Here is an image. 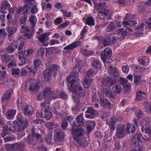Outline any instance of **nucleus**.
<instances>
[{
    "mask_svg": "<svg viewBox=\"0 0 151 151\" xmlns=\"http://www.w3.org/2000/svg\"><path fill=\"white\" fill-rule=\"evenodd\" d=\"M76 68H74L72 71L67 79V86L70 91L80 97H83L85 96L83 88L78 85V71H76Z\"/></svg>",
    "mask_w": 151,
    "mask_h": 151,
    "instance_id": "obj_2",
    "label": "nucleus"
},
{
    "mask_svg": "<svg viewBox=\"0 0 151 151\" xmlns=\"http://www.w3.org/2000/svg\"><path fill=\"white\" fill-rule=\"evenodd\" d=\"M116 27V25L114 22H111L107 27V30L108 32L113 31Z\"/></svg>",
    "mask_w": 151,
    "mask_h": 151,
    "instance_id": "obj_40",
    "label": "nucleus"
},
{
    "mask_svg": "<svg viewBox=\"0 0 151 151\" xmlns=\"http://www.w3.org/2000/svg\"><path fill=\"white\" fill-rule=\"evenodd\" d=\"M145 95L146 93L145 92H143L141 91H138L137 93V96L136 98L139 101L141 100L143 98V96L142 94Z\"/></svg>",
    "mask_w": 151,
    "mask_h": 151,
    "instance_id": "obj_47",
    "label": "nucleus"
},
{
    "mask_svg": "<svg viewBox=\"0 0 151 151\" xmlns=\"http://www.w3.org/2000/svg\"><path fill=\"white\" fill-rule=\"evenodd\" d=\"M28 124L27 120L25 121L24 122L21 115H18L17 117V120L13 122V125L9 123H7L6 126L4 127L3 131L4 134H2V137H4L8 134L9 129L11 132H17V139H20L25 134L24 130L27 127Z\"/></svg>",
    "mask_w": 151,
    "mask_h": 151,
    "instance_id": "obj_1",
    "label": "nucleus"
},
{
    "mask_svg": "<svg viewBox=\"0 0 151 151\" xmlns=\"http://www.w3.org/2000/svg\"><path fill=\"white\" fill-rule=\"evenodd\" d=\"M24 146V144L21 143H15L13 144H8L6 145V148L8 151H13L18 149L19 150L23 151Z\"/></svg>",
    "mask_w": 151,
    "mask_h": 151,
    "instance_id": "obj_6",
    "label": "nucleus"
},
{
    "mask_svg": "<svg viewBox=\"0 0 151 151\" xmlns=\"http://www.w3.org/2000/svg\"><path fill=\"white\" fill-rule=\"evenodd\" d=\"M125 127L124 124H122L117 128L116 136L118 138H122L126 135Z\"/></svg>",
    "mask_w": 151,
    "mask_h": 151,
    "instance_id": "obj_9",
    "label": "nucleus"
},
{
    "mask_svg": "<svg viewBox=\"0 0 151 151\" xmlns=\"http://www.w3.org/2000/svg\"><path fill=\"white\" fill-rule=\"evenodd\" d=\"M1 7L2 9L5 10L9 9L10 6L7 1H5L2 4Z\"/></svg>",
    "mask_w": 151,
    "mask_h": 151,
    "instance_id": "obj_48",
    "label": "nucleus"
},
{
    "mask_svg": "<svg viewBox=\"0 0 151 151\" xmlns=\"http://www.w3.org/2000/svg\"><path fill=\"white\" fill-rule=\"evenodd\" d=\"M136 130V128L134 125H132L129 123H128L127 127L126 128V132L127 134H130V132L132 133H134Z\"/></svg>",
    "mask_w": 151,
    "mask_h": 151,
    "instance_id": "obj_31",
    "label": "nucleus"
},
{
    "mask_svg": "<svg viewBox=\"0 0 151 151\" xmlns=\"http://www.w3.org/2000/svg\"><path fill=\"white\" fill-rule=\"evenodd\" d=\"M17 29L15 27H9L6 28V31L9 34L8 36H10L11 35H14L16 32Z\"/></svg>",
    "mask_w": 151,
    "mask_h": 151,
    "instance_id": "obj_38",
    "label": "nucleus"
},
{
    "mask_svg": "<svg viewBox=\"0 0 151 151\" xmlns=\"http://www.w3.org/2000/svg\"><path fill=\"white\" fill-rule=\"evenodd\" d=\"M141 130L143 133L147 134L150 136L151 137V126L145 125L142 127Z\"/></svg>",
    "mask_w": 151,
    "mask_h": 151,
    "instance_id": "obj_26",
    "label": "nucleus"
},
{
    "mask_svg": "<svg viewBox=\"0 0 151 151\" xmlns=\"http://www.w3.org/2000/svg\"><path fill=\"white\" fill-rule=\"evenodd\" d=\"M37 113L42 118L44 117L47 120H49L52 117L51 112L47 110H44L43 112V111H41L40 112H37Z\"/></svg>",
    "mask_w": 151,
    "mask_h": 151,
    "instance_id": "obj_16",
    "label": "nucleus"
},
{
    "mask_svg": "<svg viewBox=\"0 0 151 151\" xmlns=\"http://www.w3.org/2000/svg\"><path fill=\"white\" fill-rule=\"evenodd\" d=\"M86 113L89 114L86 115V117L91 119L94 118L98 115L96 111L91 107H88Z\"/></svg>",
    "mask_w": 151,
    "mask_h": 151,
    "instance_id": "obj_13",
    "label": "nucleus"
},
{
    "mask_svg": "<svg viewBox=\"0 0 151 151\" xmlns=\"http://www.w3.org/2000/svg\"><path fill=\"white\" fill-rule=\"evenodd\" d=\"M59 68V66H58L54 65L51 66L48 70H50L51 74L52 73L53 75H55Z\"/></svg>",
    "mask_w": 151,
    "mask_h": 151,
    "instance_id": "obj_36",
    "label": "nucleus"
},
{
    "mask_svg": "<svg viewBox=\"0 0 151 151\" xmlns=\"http://www.w3.org/2000/svg\"><path fill=\"white\" fill-rule=\"evenodd\" d=\"M45 52V50L43 48H40L37 52V55L39 57L42 58L44 55Z\"/></svg>",
    "mask_w": 151,
    "mask_h": 151,
    "instance_id": "obj_56",
    "label": "nucleus"
},
{
    "mask_svg": "<svg viewBox=\"0 0 151 151\" xmlns=\"http://www.w3.org/2000/svg\"><path fill=\"white\" fill-rule=\"evenodd\" d=\"M112 91L114 95H116L121 93L122 88L120 85H116L113 87Z\"/></svg>",
    "mask_w": 151,
    "mask_h": 151,
    "instance_id": "obj_28",
    "label": "nucleus"
},
{
    "mask_svg": "<svg viewBox=\"0 0 151 151\" xmlns=\"http://www.w3.org/2000/svg\"><path fill=\"white\" fill-rule=\"evenodd\" d=\"M83 20L85 22V24L89 25H94L95 24L94 19L92 17H89L87 18H83Z\"/></svg>",
    "mask_w": 151,
    "mask_h": 151,
    "instance_id": "obj_27",
    "label": "nucleus"
},
{
    "mask_svg": "<svg viewBox=\"0 0 151 151\" xmlns=\"http://www.w3.org/2000/svg\"><path fill=\"white\" fill-rule=\"evenodd\" d=\"M109 38L110 41V45L115 43L117 39H118L116 37H112L111 36L109 37Z\"/></svg>",
    "mask_w": 151,
    "mask_h": 151,
    "instance_id": "obj_55",
    "label": "nucleus"
},
{
    "mask_svg": "<svg viewBox=\"0 0 151 151\" xmlns=\"http://www.w3.org/2000/svg\"><path fill=\"white\" fill-rule=\"evenodd\" d=\"M46 126L48 129H52L57 127V125L54 123L48 122L46 124Z\"/></svg>",
    "mask_w": 151,
    "mask_h": 151,
    "instance_id": "obj_51",
    "label": "nucleus"
},
{
    "mask_svg": "<svg viewBox=\"0 0 151 151\" xmlns=\"http://www.w3.org/2000/svg\"><path fill=\"white\" fill-rule=\"evenodd\" d=\"M127 31L126 29L124 30L122 28H120L116 30L117 32L119 35H121L124 37L126 36L127 35Z\"/></svg>",
    "mask_w": 151,
    "mask_h": 151,
    "instance_id": "obj_45",
    "label": "nucleus"
},
{
    "mask_svg": "<svg viewBox=\"0 0 151 151\" xmlns=\"http://www.w3.org/2000/svg\"><path fill=\"white\" fill-rule=\"evenodd\" d=\"M33 135L34 136L35 138V140L36 141V144L37 143H40L43 141V139L40 134L38 133H36L33 132Z\"/></svg>",
    "mask_w": 151,
    "mask_h": 151,
    "instance_id": "obj_37",
    "label": "nucleus"
},
{
    "mask_svg": "<svg viewBox=\"0 0 151 151\" xmlns=\"http://www.w3.org/2000/svg\"><path fill=\"white\" fill-rule=\"evenodd\" d=\"M12 75L16 77L19 76L20 72L19 69L12 68Z\"/></svg>",
    "mask_w": 151,
    "mask_h": 151,
    "instance_id": "obj_49",
    "label": "nucleus"
},
{
    "mask_svg": "<svg viewBox=\"0 0 151 151\" xmlns=\"http://www.w3.org/2000/svg\"><path fill=\"white\" fill-rule=\"evenodd\" d=\"M55 50V49L54 47L48 48L46 51V54L49 55L51 54L54 52Z\"/></svg>",
    "mask_w": 151,
    "mask_h": 151,
    "instance_id": "obj_60",
    "label": "nucleus"
},
{
    "mask_svg": "<svg viewBox=\"0 0 151 151\" xmlns=\"http://www.w3.org/2000/svg\"><path fill=\"white\" fill-rule=\"evenodd\" d=\"M84 120L83 114H81L77 117L76 121L73 122V124L77 127H81L83 124Z\"/></svg>",
    "mask_w": 151,
    "mask_h": 151,
    "instance_id": "obj_14",
    "label": "nucleus"
},
{
    "mask_svg": "<svg viewBox=\"0 0 151 151\" xmlns=\"http://www.w3.org/2000/svg\"><path fill=\"white\" fill-rule=\"evenodd\" d=\"M81 42L80 41H77L74 42L67 45L64 48V50H71L73 49L76 47L80 46Z\"/></svg>",
    "mask_w": 151,
    "mask_h": 151,
    "instance_id": "obj_18",
    "label": "nucleus"
},
{
    "mask_svg": "<svg viewBox=\"0 0 151 151\" xmlns=\"http://www.w3.org/2000/svg\"><path fill=\"white\" fill-rule=\"evenodd\" d=\"M29 4H26L23 7H21L17 9V14H20L21 12L25 9L28 8L30 9L31 6H29Z\"/></svg>",
    "mask_w": 151,
    "mask_h": 151,
    "instance_id": "obj_42",
    "label": "nucleus"
},
{
    "mask_svg": "<svg viewBox=\"0 0 151 151\" xmlns=\"http://www.w3.org/2000/svg\"><path fill=\"white\" fill-rule=\"evenodd\" d=\"M24 40H21L19 39L18 41L14 40L12 44H10L7 47L6 51L7 53H11L14 52L15 49L18 48V50H20L22 49L24 46Z\"/></svg>",
    "mask_w": 151,
    "mask_h": 151,
    "instance_id": "obj_4",
    "label": "nucleus"
},
{
    "mask_svg": "<svg viewBox=\"0 0 151 151\" xmlns=\"http://www.w3.org/2000/svg\"><path fill=\"white\" fill-rule=\"evenodd\" d=\"M26 141L29 144L36 145V141L34 136L33 135V133L32 135H29L27 137Z\"/></svg>",
    "mask_w": 151,
    "mask_h": 151,
    "instance_id": "obj_30",
    "label": "nucleus"
},
{
    "mask_svg": "<svg viewBox=\"0 0 151 151\" xmlns=\"http://www.w3.org/2000/svg\"><path fill=\"white\" fill-rule=\"evenodd\" d=\"M112 52L111 49L108 47L106 48L101 53V59L104 63H106L107 60L110 58Z\"/></svg>",
    "mask_w": 151,
    "mask_h": 151,
    "instance_id": "obj_8",
    "label": "nucleus"
},
{
    "mask_svg": "<svg viewBox=\"0 0 151 151\" xmlns=\"http://www.w3.org/2000/svg\"><path fill=\"white\" fill-rule=\"evenodd\" d=\"M136 114L138 118L140 119L142 117L143 112L141 110H138L136 112Z\"/></svg>",
    "mask_w": 151,
    "mask_h": 151,
    "instance_id": "obj_59",
    "label": "nucleus"
},
{
    "mask_svg": "<svg viewBox=\"0 0 151 151\" xmlns=\"http://www.w3.org/2000/svg\"><path fill=\"white\" fill-rule=\"evenodd\" d=\"M137 24L136 21L133 20L123 21L122 23V24L124 27H128L129 26H132L135 27V25Z\"/></svg>",
    "mask_w": 151,
    "mask_h": 151,
    "instance_id": "obj_33",
    "label": "nucleus"
},
{
    "mask_svg": "<svg viewBox=\"0 0 151 151\" xmlns=\"http://www.w3.org/2000/svg\"><path fill=\"white\" fill-rule=\"evenodd\" d=\"M13 91L12 89H9L7 90L2 97V101H4L5 100L10 99L11 97V95L13 93Z\"/></svg>",
    "mask_w": 151,
    "mask_h": 151,
    "instance_id": "obj_19",
    "label": "nucleus"
},
{
    "mask_svg": "<svg viewBox=\"0 0 151 151\" xmlns=\"http://www.w3.org/2000/svg\"><path fill=\"white\" fill-rule=\"evenodd\" d=\"M72 134L73 135V139L74 140H77L78 139H81L84 135V131L83 129L78 128L73 130Z\"/></svg>",
    "mask_w": 151,
    "mask_h": 151,
    "instance_id": "obj_7",
    "label": "nucleus"
},
{
    "mask_svg": "<svg viewBox=\"0 0 151 151\" xmlns=\"http://www.w3.org/2000/svg\"><path fill=\"white\" fill-rule=\"evenodd\" d=\"M41 61L39 59H37L34 62V67L35 68H37L38 67L39 65H40L41 64Z\"/></svg>",
    "mask_w": 151,
    "mask_h": 151,
    "instance_id": "obj_62",
    "label": "nucleus"
},
{
    "mask_svg": "<svg viewBox=\"0 0 151 151\" xmlns=\"http://www.w3.org/2000/svg\"><path fill=\"white\" fill-rule=\"evenodd\" d=\"M78 144L79 146L86 147L87 146L88 142L86 139L83 137H81V139H78V140H75Z\"/></svg>",
    "mask_w": 151,
    "mask_h": 151,
    "instance_id": "obj_25",
    "label": "nucleus"
},
{
    "mask_svg": "<svg viewBox=\"0 0 151 151\" xmlns=\"http://www.w3.org/2000/svg\"><path fill=\"white\" fill-rule=\"evenodd\" d=\"M50 34V33H45L44 34L40 36L38 39L39 41L42 43L48 40L49 37L48 36Z\"/></svg>",
    "mask_w": 151,
    "mask_h": 151,
    "instance_id": "obj_24",
    "label": "nucleus"
},
{
    "mask_svg": "<svg viewBox=\"0 0 151 151\" xmlns=\"http://www.w3.org/2000/svg\"><path fill=\"white\" fill-rule=\"evenodd\" d=\"M43 75L46 81H49L51 79L52 74L48 69L46 70L43 71Z\"/></svg>",
    "mask_w": 151,
    "mask_h": 151,
    "instance_id": "obj_29",
    "label": "nucleus"
},
{
    "mask_svg": "<svg viewBox=\"0 0 151 151\" xmlns=\"http://www.w3.org/2000/svg\"><path fill=\"white\" fill-rule=\"evenodd\" d=\"M42 96L44 98L56 99L58 97L56 92L52 90L49 87L45 88L43 91Z\"/></svg>",
    "mask_w": 151,
    "mask_h": 151,
    "instance_id": "obj_5",
    "label": "nucleus"
},
{
    "mask_svg": "<svg viewBox=\"0 0 151 151\" xmlns=\"http://www.w3.org/2000/svg\"><path fill=\"white\" fill-rule=\"evenodd\" d=\"M41 106L42 107L41 111H43V109L48 110L50 106L49 103L46 102H44L41 103Z\"/></svg>",
    "mask_w": 151,
    "mask_h": 151,
    "instance_id": "obj_46",
    "label": "nucleus"
},
{
    "mask_svg": "<svg viewBox=\"0 0 151 151\" xmlns=\"http://www.w3.org/2000/svg\"><path fill=\"white\" fill-rule=\"evenodd\" d=\"M101 105L104 108L111 109L112 108V105L108 100L106 99H102L100 100Z\"/></svg>",
    "mask_w": 151,
    "mask_h": 151,
    "instance_id": "obj_20",
    "label": "nucleus"
},
{
    "mask_svg": "<svg viewBox=\"0 0 151 151\" xmlns=\"http://www.w3.org/2000/svg\"><path fill=\"white\" fill-rule=\"evenodd\" d=\"M96 74V72L93 69H89L87 73V75L88 77L94 76Z\"/></svg>",
    "mask_w": 151,
    "mask_h": 151,
    "instance_id": "obj_54",
    "label": "nucleus"
},
{
    "mask_svg": "<svg viewBox=\"0 0 151 151\" xmlns=\"http://www.w3.org/2000/svg\"><path fill=\"white\" fill-rule=\"evenodd\" d=\"M19 58V60L21 62V63H19L18 64L20 66H22L26 64L27 59L25 58V56H24Z\"/></svg>",
    "mask_w": 151,
    "mask_h": 151,
    "instance_id": "obj_50",
    "label": "nucleus"
},
{
    "mask_svg": "<svg viewBox=\"0 0 151 151\" xmlns=\"http://www.w3.org/2000/svg\"><path fill=\"white\" fill-rule=\"evenodd\" d=\"M16 139V137L14 136H8L4 138V140L5 142H6L14 140Z\"/></svg>",
    "mask_w": 151,
    "mask_h": 151,
    "instance_id": "obj_52",
    "label": "nucleus"
},
{
    "mask_svg": "<svg viewBox=\"0 0 151 151\" xmlns=\"http://www.w3.org/2000/svg\"><path fill=\"white\" fill-rule=\"evenodd\" d=\"M16 113V111L14 110H10L7 111L6 113V117L8 119H12Z\"/></svg>",
    "mask_w": 151,
    "mask_h": 151,
    "instance_id": "obj_32",
    "label": "nucleus"
},
{
    "mask_svg": "<svg viewBox=\"0 0 151 151\" xmlns=\"http://www.w3.org/2000/svg\"><path fill=\"white\" fill-rule=\"evenodd\" d=\"M108 73L115 78H118L119 77V73L116 68L111 66H109L108 69Z\"/></svg>",
    "mask_w": 151,
    "mask_h": 151,
    "instance_id": "obj_15",
    "label": "nucleus"
},
{
    "mask_svg": "<svg viewBox=\"0 0 151 151\" xmlns=\"http://www.w3.org/2000/svg\"><path fill=\"white\" fill-rule=\"evenodd\" d=\"M142 76L140 75H134V82L137 85H139L141 82Z\"/></svg>",
    "mask_w": 151,
    "mask_h": 151,
    "instance_id": "obj_39",
    "label": "nucleus"
},
{
    "mask_svg": "<svg viewBox=\"0 0 151 151\" xmlns=\"http://www.w3.org/2000/svg\"><path fill=\"white\" fill-rule=\"evenodd\" d=\"M1 56L2 61L4 62H7L12 60L15 61L16 60L15 58H14V56L13 55H11L10 58V56L6 54H5L4 55H1Z\"/></svg>",
    "mask_w": 151,
    "mask_h": 151,
    "instance_id": "obj_22",
    "label": "nucleus"
},
{
    "mask_svg": "<svg viewBox=\"0 0 151 151\" xmlns=\"http://www.w3.org/2000/svg\"><path fill=\"white\" fill-rule=\"evenodd\" d=\"M54 136L55 141H62L64 139V133L62 131H59L55 133Z\"/></svg>",
    "mask_w": 151,
    "mask_h": 151,
    "instance_id": "obj_21",
    "label": "nucleus"
},
{
    "mask_svg": "<svg viewBox=\"0 0 151 151\" xmlns=\"http://www.w3.org/2000/svg\"><path fill=\"white\" fill-rule=\"evenodd\" d=\"M23 112L25 115H31L34 112L33 107L31 105H27L23 108Z\"/></svg>",
    "mask_w": 151,
    "mask_h": 151,
    "instance_id": "obj_17",
    "label": "nucleus"
},
{
    "mask_svg": "<svg viewBox=\"0 0 151 151\" xmlns=\"http://www.w3.org/2000/svg\"><path fill=\"white\" fill-rule=\"evenodd\" d=\"M120 81L121 85L124 88H125L126 91V92H127V90H128L129 87V86L127 83L128 80L124 78H120Z\"/></svg>",
    "mask_w": 151,
    "mask_h": 151,
    "instance_id": "obj_35",
    "label": "nucleus"
},
{
    "mask_svg": "<svg viewBox=\"0 0 151 151\" xmlns=\"http://www.w3.org/2000/svg\"><path fill=\"white\" fill-rule=\"evenodd\" d=\"M92 81L93 80L90 78H85L83 82V86L85 88L89 87Z\"/></svg>",
    "mask_w": 151,
    "mask_h": 151,
    "instance_id": "obj_34",
    "label": "nucleus"
},
{
    "mask_svg": "<svg viewBox=\"0 0 151 151\" xmlns=\"http://www.w3.org/2000/svg\"><path fill=\"white\" fill-rule=\"evenodd\" d=\"M82 53L86 56H88L91 55L93 52L91 51H89L86 50H84L82 52Z\"/></svg>",
    "mask_w": 151,
    "mask_h": 151,
    "instance_id": "obj_64",
    "label": "nucleus"
},
{
    "mask_svg": "<svg viewBox=\"0 0 151 151\" xmlns=\"http://www.w3.org/2000/svg\"><path fill=\"white\" fill-rule=\"evenodd\" d=\"M37 21V19L34 15L31 16L29 19V21L32 24V29H34V27L35 26V23Z\"/></svg>",
    "mask_w": 151,
    "mask_h": 151,
    "instance_id": "obj_41",
    "label": "nucleus"
},
{
    "mask_svg": "<svg viewBox=\"0 0 151 151\" xmlns=\"http://www.w3.org/2000/svg\"><path fill=\"white\" fill-rule=\"evenodd\" d=\"M38 11V9L36 5H34L30 11L31 13L33 14L37 13Z\"/></svg>",
    "mask_w": 151,
    "mask_h": 151,
    "instance_id": "obj_57",
    "label": "nucleus"
},
{
    "mask_svg": "<svg viewBox=\"0 0 151 151\" xmlns=\"http://www.w3.org/2000/svg\"><path fill=\"white\" fill-rule=\"evenodd\" d=\"M34 33V29H32V30L31 32L29 33H27L25 34V36L28 39H30L32 36L33 35Z\"/></svg>",
    "mask_w": 151,
    "mask_h": 151,
    "instance_id": "obj_61",
    "label": "nucleus"
},
{
    "mask_svg": "<svg viewBox=\"0 0 151 151\" xmlns=\"http://www.w3.org/2000/svg\"><path fill=\"white\" fill-rule=\"evenodd\" d=\"M142 138L145 140H148V139H145L142 137L141 134H137L134 135L131 140V142L132 145L137 146V145H140L141 143V139Z\"/></svg>",
    "mask_w": 151,
    "mask_h": 151,
    "instance_id": "obj_10",
    "label": "nucleus"
},
{
    "mask_svg": "<svg viewBox=\"0 0 151 151\" xmlns=\"http://www.w3.org/2000/svg\"><path fill=\"white\" fill-rule=\"evenodd\" d=\"M29 83V89L32 92H36L39 88V86L36 81L33 79H30L28 81Z\"/></svg>",
    "mask_w": 151,
    "mask_h": 151,
    "instance_id": "obj_12",
    "label": "nucleus"
},
{
    "mask_svg": "<svg viewBox=\"0 0 151 151\" xmlns=\"http://www.w3.org/2000/svg\"><path fill=\"white\" fill-rule=\"evenodd\" d=\"M95 9H94V13H96V12L95 11L96 9L98 11V16L101 19H106L110 18L111 16L109 10L105 9L106 6L104 3V4H101V3H96L94 2Z\"/></svg>",
    "mask_w": 151,
    "mask_h": 151,
    "instance_id": "obj_3",
    "label": "nucleus"
},
{
    "mask_svg": "<svg viewBox=\"0 0 151 151\" xmlns=\"http://www.w3.org/2000/svg\"><path fill=\"white\" fill-rule=\"evenodd\" d=\"M93 66L95 68L100 69L101 67V65L99 61L96 60H94L92 63Z\"/></svg>",
    "mask_w": 151,
    "mask_h": 151,
    "instance_id": "obj_44",
    "label": "nucleus"
},
{
    "mask_svg": "<svg viewBox=\"0 0 151 151\" xmlns=\"http://www.w3.org/2000/svg\"><path fill=\"white\" fill-rule=\"evenodd\" d=\"M95 124L93 121L90 122V124L87 127V132L90 133L92 131L93 128L95 126Z\"/></svg>",
    "mask_w": 151,
    "mask_h": 151,
    "instance_id": "obj_43",
    "label": "nucleus"
},
{
    "mask_svg": "<svg viewBox=\"0 0 151 151\" xmlns=\"http://www.w3.org/2000/svg\"><path fill=\"white\" fill-rule=\"evenodd\" d=\"M52 132H49L48 133L45 138L46 142L50 144H54L55 142V139L53 138H52Z\"/></svg>",
    "mask_w": 151,
    "mask_h": 151,
    "instance_id": "obj_23",
    "label": "nucleus"
},
{
    "mask_svg": "<svg viewBox=\"0 0 151 151\" xmlns=\"http://www.w3.org/2000/svg\"><path fill=\"white\" fill-rule=\"evenodd\" d=\"M117 82L116 79H113L110 77L104 78L103 79L102 84L104 85L109 87L115 84Z\"/></svg>",
    "mask_w": 151,
    "mask_h": 151,
    "instance_id": "obj_11",
    "label": "nucleus"
},
{
    "mask_svg": "<svg viewBox=\"0 0 151 151\" xmlns=\"http://www.w3.org/2000/svg\"><path fill=\"white\" fill-rule=\"evenodd\" d=\"M145 26V24L144 23H142L136 28V30L137 31H142L143 30L144 27Z\"/></svg>",
    "mask_w": 151,
    "mask_h": 151,
    "instance_id": "obj_63",
    "label": "nucleus"
},
{
    "mask_svg": "<svg viewBox=\"0 0 151 151\" xmlns=\"http://www.w3.org/2000/svg\"><path fill=\"white\" fill-rule=\"evenodd\" d=\"M57 94L58 97L57 98H61L63 99H65L67 98L68 96L64 92H61L59 94H58V92H56Z\"/></svg>",
    "mask_w": 151,
    "mask_h": 151,
    "instance_id": "obj_53",
    "label": "nucleus"
},
{
    "mask_svg": "<svg viewBox=\"0 0 151 151\" xmlns=\"http://www.w3.org/2000/svg\"><path fill=\"white\" fill-rule=\"evenodd\" d=\"M103 44L104 47L110 45L109 36L107 37L105 39H104Z\"/></svg>",
    "mask_w": 151,
    "mask_h": 151,
    "instance_id": "obj_58",
    "label": "nucleus"
}]
</instances>
